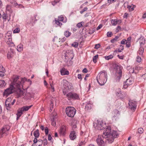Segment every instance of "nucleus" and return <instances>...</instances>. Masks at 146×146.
<instances>
[{"mask_svg": "<svg viewBox=\"0 0 146 146\" xmlns=\"http://www.w3.org/2000/svg\"><path fill=\"white\" fill-rule=\"evenodd\" d=\"M118 134L115 131H111L110 126H108L103 132L102 135H98L96 139L99 146H106V142L111 143L117 138Z\"/></svg>", "mask_w": 146, "mask_h": 146, "instance_id": "f257e3e1", "label": "nucleus"}, {"mask_svg": "<svg viewBox=\"0 0 146 146\" xmlns=\"http://www.w3.org/2000/svg\"><path fill=\"white\" fill-rule=\"evenodd\" d=\"M19 77L17 76L14 78L13 80V84L15 88V87L18 89L19 91L20 95L22 94L23 93V91L21 90V86H22V83H23L25 81L27 80V79L24 78H21V81L19 80H18Z\"/></svg>", "mask_w": 146, "mask_h": 146, "instance_id": "f03ea898", "label": "nucleus"}, {"mask_svg": "<svg viewBox=\"0 0 146 146\" xmlns=\"http://www.w3.org/2000/svg\"><path fill=\"white\" fill-rule=\"evenodd\" d=\"M107 79V74L105 71L101 72L96 77L97 82L101 86H102L106 83Z\"/></svg>", "mask_w": 146, "mask_h": 146, "instance_id": "7ed1b4c3", "label": "nucleus"}, {"mask_svg": "<svg viewBox=\"0 0 146 146\" xmlns=\"http://www.w3.org/2000/svg\"><path fill=\"white\" fill-rule=\"evenodd\" d=\"M122 67L121 66L117 64L114 66V70L117 76L116 79L119 81L122 76Z\"/></svg>", "mask_w": 146, "mask_h": 146, "instance_id": "20e7f679", "label": "nucleus"}, {"mask_svg": "<svg viewBox=\"0 0 146 146\" xmlns=\"http://www.w3.org/2000/svg\"><path fill=\"white\" fill-rule=\"evenodd\" d=\"M76 110L74 108L68 107L66 109V112L67 115L70 117H73L76 114Z\"/></svg>", "mask_w": 146, "mask_h": 146, "instance_id": "39448f33", "label": "nucleus"}, {"mask_svg": "<svg viewBox=\"0 0 146 146\" xmlns=\"http://www.w3.org/2000/svg\"><path fill=\"white\" fill-rule=\"evenodd\" d=\"M15 91V87L10 85L9 87L5 90L3 93V96L7 97L9 95L13 93Z\"/></svg>", "mask_w": 146, "mask_h": 146, "instance_id": "423d86ee", "label": "nucleus"}, {"mask_svg": "<svg viewBox=\"0 0 146 146\" xmlns=\"http://www.w3.org/2000/svg\"><path fill=\"white\" fill-rule=\"evenodd\" d=\"M94 126L96 129L100 130H103L104 127H106L105 124H104L102 121H100L98 120L94 123Z\"/></svg>", "mask_w": 146, "mask_h": 146, "instance_id": "0eeeda50", "label": "nucleus"}, {"mask_svg": "<svg viewBox=\"0 0 146 146\" xmlns=\"http://www.w3.org/2000/svg\"><path fill=\"white\" fill-rule=\"evenodd\" d=\"M67 98L69 100H79L80 98L78 95L75 93L70 92L66 94Z\"/></svg>", "mask_w": 146, "mask_h": 146, "instance_id": "6e6552de", "label": "nucleus"}, {"mask_svg": "<svg viewBox=\"0 0 146 146\" xmlns=\"http://www.w3.org/2000/svg\"><path fill=\"white\" fill-rule=\"evenodd\" d=\"M5 40H6V43L9 46L14 47L15 45L12 42V39L11 36V35L8 34H7L5 36Z\"/></svg>", "mask_w": 146, "mask_h": 146, "instance_id": "1a4fd4ad", "label": "nucleus"}, {"mask_svg": "<svg viewBox=\"0 0 146 146\" xmlns=\"http://www.w3.org/2000/svg\"><path fill=\"white\" fill-rule=\"evenodd\" d=\"M10 129L9 126H7L3 127L0 131V137L6 136L8 134V131Z\"/></svg>", "mask_w": 146, "mask_h": 146, "instance_id": "9d476101", "label": "nucleus"}, {"mask_svg": "<svg viewBox=\"0 0 146 146\" xmlns=\"http://www.w3.org/2000/svg\"><path fill=\"white\" fill-rule=\"evenodd\" d=\"M65 56L66 58V57L69 59L71 58L72 59L73 58L72 56L73 52L72 51L70 50H68L66 51L65 53Z\"/></svg>", "mask_w": 146, "mask_h": 146, "instance_id": "9b49d317", "label": "nucleus"}, {"mask_svg": "<svg viewBox=\"0 0 146 146\" xmlns=\"http://www.w3.org/2000/svg\"><path fill=\"white\" fill-rule=\"evenodd\" d=\"M66 81L67 86L65 88V89L63 90V93L64 95L66 94L68 92V91L66 90V89L68 88L69 90H71L72 87V84L71 83L68 82L67 81Z\"/></svg>", "mask_w": 146, "mask_h": 146, "instance_id": "f8f14e48", "label": "nucleus"}, {"mask_svg": "<svg viewBox=\"0 0 146 146\" xmlns=\"http://www.w3.org/2000/svg\"><path fill=\"white\" fill-rule=\"evenodd\" d=\"M120 112L118 110L116 109L114 110L112 113V119L116 120L119 116L120 115Z\"/></svg>", "mask_w": 146, "mask_h": 146, "instance_id": "ddd939ff", "label": "nucleus"}, {"mask_svg": "<svg viewBox=\"0 0 146 146\" xmlns=\"http://www.w3.org/2000/svg\"><path fill=\"white\" fill-rule=\"evenodd\" d=\"M129 108L134 111L136 109V103L135 102L129 101Z\"/></svg>", "mask_w": 146, "mask_h": 146, "instance_id": "4468645a", "label": "nucleus"}, {"mask_svg": "<svg viewBox=\"0 0 146 146\" xmlns=\"http://www.w3.org/2000/svg\"><path fill=\"white\" fill-rule=\"evenodd\" d=\"M66 127L65 126L63 125L61 126L59 131V133L61 135H64L65 133Z\"/></svg>", "mask_w": 146, "mask_h": 146, "instance_id": "2eb2a0df", "label": "nucleus"}, {"mask_svg": "<svg viewBox=\"0 0 146 146\" xmlns=\"http://www.w3.org/2000/svg\"><path fill=\"white\" fill-rule=\"evenodd\" d=\"M38 143H41L40 144H39L38 146H41L43 143L44 146L46 145L48 143L47 140L45 138L43 140L41 139H38Z\"/></svg>", "mask_w": 146, "mask_h": 146, "instance_id": "dca6fc26", "label": "nucleus"}, {"mask_svg": "<svg viewBox=\"0 0 146 146\" xmlns=\"http://www.w3.org/2000/svg\"><path fill=\"white\" fill-rule=\"evenodd\" d=\"M69 137L72 140H74L76 138V135L75 131H72L71 132L69 135Z\"/></svg>", "mask_w": 146, "mask_h": 146, "instance_id": "f3484780", "label": "nucleus"}, {"mask_svg": "<svg viewBox=\"0 0 146 146\" xmlns=\"http://www.w3.org/2000/svg\"><path fill=\"white\" fill-rule=\"evenodd\" d=\"M61 74L62 75H68L69 74V72L68 70H65V69L63 68L60 70Z\"/></svg>", "mask_w": 146, "mask_h": 146, "instance_id": "a211bd4d", "label": "nucleus"}, {"mask_svg": "<svg viewBox=\"0 0 146 146\" xmlns=\"http://www.w3.org/2000/svg\"><path fill=\"white\" fill-rule=\"evenodd\" d=\"M32 106V105L28 106H25L20 108L23 112L24 111H28Z\"/></svg>", "mask_w": 146, "mask_h": 146, "instance_id": "6ab92c4d", "label": "nucleus"}, {"mask_svg": "<svg viewBox=\"0 0 146 146\" xmlns=\"http://www.w3.org/2000/svg\"><path fill=\"white\" fill-rule=\"evenodd\" d=\"M141 45H144L145 42V40L143 37H141L138 39Z\"/></svg>", "mask_w": 146, "mask_h": 146, "instance_id": "aec40b11", "label": "nucleus"}, {"mask_svg": "<svg viewBox=\"0 0 146 146\" xmlns=\"http://www.w3.org/2000/svg\"><path fill=\"white\" fill-rule=\"evenodd\" d=\"M88 141V139L85 138L84 140H82L79 143V146H82L84 145Z\"/></svg>", "mask_w": 146, "mask_h": 146, "instance_id": "412c9836", "label": "nucleus"}, {"mask_svg": "<svg viewBox=\"0 0 146 146\" xmlns=\"http://www.w3.org/2000/svg\"><path fill=\"white\" fill-rule=\"evenodd\" d=\"M34 135L36 138H38L39 136L40 133L38 129H37L34 132Z\"/></svg>", "mask_w": 146, "mask_h": 146, "instance_id": "4be33fe9", "label": "nucleus"}, {"mask_svg": "<svg viewBox=\"0 0 146 146\" xmlns=\"http://www.w3.org/2000/svg\"><path fill=\"white\" fill-rule=\"evenodd\" d=\"M132 80H130L129 79H127L126 81L124 82V86L126 85L127 86H129L131 85L132 84Z\"/></svg>", "mask_w": 146, "mask_h": 146, "instance_id": "5701e85b", "label": "nucleus"}, {"mask_svg": "<svg viewBox=\"0 0 146 146\" xmlns=\"http://www.w3.org/2000/svg\"><path fill=\"white\" fill-rule=\"evenodd\" d=\"M116 94L117 96L120 99H122L123 97V96L120 90H119L118 92H117L116 93Z\"/></svg>", "mask_w": 146, "mask_h": 146, "instance_id": "b1692460", "label": "nucleus"}, {"mask_svg": "<svg viewBox=\"0 0 146 146\" xmlns=\"http://www.w3.org/2000/svg\"><path fill=\"white\" fill-rule=\"evenodd\" d=\"M23 45L22 44H20L18 45L17 48V51L19 52H21L23 50Z\"/></svg>", "mask_w": 146, "mask_h": 146, "instance_id": "393cba45", "label": "nucleus"}, {"mask_svg": "<svg viewBox=\"0 0 146 146\" xmlns=\"http://www.w3.org/2000/svg\"><path fill=\"white\" fill-rule=\"evenodd\" d=\"M5 104L6 106L7 107V109L8 110H9L10 108L11 107V102H5Z\"/></svg>", "mask_w": 146, "mask_h": 146, "instance_id": "a878e982", "label": "nucleus"}, {"mask_svg": "<svg viewBox=\"0 0 146 146\" xmlns=\"http://www.w3.org/2000/svg\"><path fill=\"white\" fill-rule=\"evenodd\" d=\"M6 84V83L3 80H0V88L4 87Z\"/></svg>", "mask_w": 146, "mask_h": 146, "instance_id": "bb28decb", "label": "nucleus"}, {"mask_svg": "<svg viewBox=\"0 0 146 146\" xmlns=\"http://www.w3.org/2000/svg\"><path fill=\"white\" fill-rule=\"evenodd\" d=\"M92 107V105L90 103H87L85 107V109L86 110H88L90 109Z\"/></svg>", "mask_w": 146, "mask_h": 146, "instance_id": "cd10ccee", "label": "nucleus"}, {"mask_svg": "<svg viewBox=\"0 0 146 146\" xmlns=\"http://www.w3.org/2000/svg\"><path fill=\"white\" fill-rule=\"evenodd\" d=\"M71 34V33L67 31H65L64 32V35L66 37H69Z\"/></svg>", "mask_w": 146, "mask_h": 146, "instance_id": "c85d7f7f", "label": "nucleus"}, {"mask_svg": "<svg viewBox=\"0 0 146 146\" xmlns=\"http://www.w3.org/2000/svg\"><path fill=\"white\" fill-rule=\"evenodd\" d=\"M23 114V112L19 108L17 110V113L16 115L17 116L20 117Z\"/></svg>", "mask_w": 146, "mask_h": 146, "instance_id": "c756f323", "label": "nucleus"}, {"mask_svg": "<svg viewBox=\"0 0 146 146\" xmlns=\"http://www.w3.org/2000/svg\"><path fill=\"white\" fill-rule=\"evenodd\" d=\"M144 50V49L143 48H141L139 49L138 52L139 55H142L143 54Z\"/></svg>", "mask_w": 146, "mask_h": 146, "instance_id": "7c9ffc66", "label": "nucleus"}, {"mask_svg": "<svg viewBox=\"0 0 146 146\" xmlns=\"http://www.w3.org/2000/svg\"><path fill=\"white\" fill-rule=\"evenodd\" d=\"M117 21L116 19H112L111 21V22L113 25H116L117 23Z\"/></svg>", "mask_w": 146, "mask_h": 146, "instance_id": "2f4dec72", "label": "nucleus"}, {"mask_svg": "<svg viewBox=\"0 0 146 146\" xmlns=\"http://www.w3.org/2000/svg\"><path fill=\"white\" fill-rule=\"evenodd\" d=\"M55 23L58 25L60 26L62 24V23L60 22V21H59L58 20L56 19H55Z\"/></svg>", "mask_w": 146, "mask_h": 146, "instance_id": "473e14b6", "label": "nucleus"}, {"mask_svg": "<svg viewBox=\"0 0 146 146\" xmlns=\"http://www.w3.org/2000/svg\"><path fill=\"white\" fill-rule=\"evenodd\" d=\"M5 68L3 67L2 65H0V72L5 73Z\"/></svg>", "mask_w": 146, "mask_h": 146, "instance_id": "72a5a7b5", "label": "nucleus"}, {"mask_svg": "<svg viewBox=\"0 0 146 146\" xmlns=\"http://www.w3.org/2000/svg\"><path fill=\"white\" fill-rule=\"evenodd\" d=\"M13 53L10 52H8L7 53V58L8 59L11 58L13 56Z\"/></svg>", "mask_w": 146, "mask_h": 146, "instance_id": "f704fd0d", "label": "nucleus"}, {"mask_svg": "<svg viewBox=\"0 0 146 146\" xmlns=\"http://www.w3.org/2000/svg\"><path fill=\"white\" fill-rule=\"evenodd\" d=\"M84 24V22H81L78 23L76 25V26L79 28H80L82 27V25Z\"/></svg>", "mask_w": 146, "mask_h": 146, "instance_id": "c9c22d12", "label": "nucleus"}, {"mask_svg": "<svg viewBox=\"0 0 146 146\" xmlns=\"http://www.w3.org/2000/svg\"><path fill=\"white\" fill-rule=\"evenodd\" d=\"M119 36H115L114 38L111 39L110 41L111 43H113L114 42L117 41V39L119 38Z\"/></svg>", "mask_w": 146, "mask_h": 146, "instance_id": "e433bc0d", "label": "nucleus"}, {"mask_svg": "<svg viewBox=\"0 0 146 146\" xmlns=\"http://www.w3.org/2000/svg\"><path fill=\"white\" fill-rule=\"evenodd\" d=\"M98 54H96L94 56L93 58V61L95 63H96L97 62L96 60L98 58Z\"/></svg>", "mask_w": 146, "mask_h": 146, "instance_id": "4c0bfd02", "label": "nucleus"}, {"mask_svg": "<svg viewBox=\"0 0 146 146\" xmlns=\"http://www.w3.org/2000/svg\"><path fill=\"white\" fill-rule=\"evenodd\" d=\"M6 9L7 10L9 11V12H12L11 7L9 5H7Z\"/></svg>", "mask_w": 146, "mask_h": 146, "instance_id": "58836bf2", "label": "nucleus"}, {"mask_svg": "<svg viewBox=\"0 0 146 146\" xmlns=\"http://www.w3.org/2000/svg\"><path fill=\"white\" fill-rule=\"evenodd\" d=\"M78 45V43L76 42H74L72 44V46L75 48H77Z\"/></svg>", "mask_w": 146, "mask_h": 146, "instance_id": "ea45409f", "label": "nucleus"}, {"mask_svg": "<svg viewBox=\"0 0 146 146\" xmlns=\"http://www.w3.org/2000/svg\"><path fill=\"white\" fill-rule=\"evenodd\" d=\"M113 56L111 55H110L108 56H105V58L106 60H109L113 58Z\"/></svg>", "mask_w": 146, "mask_h": 146, "instance_id": "a19ab883", "label": "nucleus"}, {"mask_svg": "<svg viewBox=\"0 0 146 146\" xmlns=\"http://www.w3.org/2000/svg\"><path fill=\"white\" fill-rule=\"evenodd\" d=\"M134 7L132 6H128L127 8L129 11H132L134 10Z\"/></svg>", "mask_w": 146, "mask_h": 146, "instance_id": "79ce46f5", "label": "nucleus"}, {"mask_svg": "<svg viewBox=\"0 0 146 146\" xmlns=\"http://www.w3.org/2000/svg\"><path fill=\"white\" fill-rule=\"evenodd\" d=\"M113 35L112 33L111 32H108L107 34V36L108 37H111Z\"/></svg>", "mask_w": 146, "mask_h": 146, "instance_id": "37998d69", "label": "nucleus"}, {"mask_svg": "<svg viewBox=\"0 0 146 146\" xmlns=\"http://www.w3.org/2000/svg\"><path fill=\"white\" fill-rule=\"evenodd\" d=\"M20 31V29L19 28H17L13 31V33H19Z\"/></svg>", "mask_w": 146, "mask_h": 146, "instance_id": "c03bdc74", "label": "nucleus"}, {"mask_svg": "<svg viewBox=\"0 0 146 146\" xmlns=\"http://www.w3.org/2000/svg\"><path fill=\"white\" fill-rule=\"evenodd\" d=\"M44 131L46 135H48V128L46 127L44 128Z\"/></svg>", "mask_w": 146, "mask_h": 146, "instance_id": "a18cd8bd", "label": "nucleus"}, {"mask_svg": "<svg viewBox=\"0 0 146 146\" xmlns=\"http://www.w3.org/2000/svg\"><path fill=\"white\" fill-rule=\"evenodd\" d=\"M37 138L35 137V138L33 140L34 143L31 146H33L35 145V144L37 142H38V140H37Z\"/></svg>", "mask_w": 146, "mask_h": 146, "instance_id": "49530a36", "label": "nucleus"}, {"mask_svg": "<svg viewBox=\"0 0 146 146\" xmlns=\"http://www.w3.org/2000/svg\"><path fill=\"white\" fill-rule=\"evenodd\" d=\"M52 121V124L53 126H55L56 125V122L55 120H54V117H53V119L51 120Z\"/></svg>", "mask_w": 146, "mask_h": 146, "instance_id": "de8ad7c7", "label": "nucleus"}, {"mask_svg": "<svg viewBox=\"0 0 146 146\" xmlns=\"http://www.w3.org/2000/svg\"><path fill=\"white\" fill-rule=\"evenodd\" d=\"M64 19V18L62 16H59L58 17V19H57V20H59V21H63Z\"/></svg>", "mask_w": 146, "mask_h": 146, "instance_id": "09e8293b", "label": "nucleus"}, {"mask_svg": "<svg viewBox=\"0 0 146 146\" xmlns=\"http://www.w3.org/2000/svg\"><path fill=\"white\" fill-rule=\"evenodd\" d=\"M88 9V8L86 7H85L84 8L82 11H80V13L81 14L83 13L84 11H87Z\"/></svg>", "mask_w": 146, "mask_h": 146, "instance_id": "8fccbe9b", "label": "nucleus"}, {"mask_svg": "<svg viewBox=\"0 0 146 146\" xmlns=\"http://www.w3.org/2000/svg\"><path fill=\"white\" fill-rule=\"evenodd\" d=\"M138 131L139 133H143V129L142 128H139L138 129Z\"/></svg>", "mask_w": 146, "mask_h": 146, "instance_id": "3c124183", "label": "nucleus"}, {"mask_svg": "<svg viewBox=\"0 0 146 146\" xmlns=\"http://www.w3.org/2000/svg\"><path fill=\"white\" fill-rule=\"evenodd\" d=\"M48 139L49 141H51V142H53V141H52V137H51V135L50 134H48Z\"/></svg>", "mask_w": 146, "mask_h": 146, "instance_id": "603ef678", "label": "nucleus"}, {"mask_svg": "<svg viewBox=\"0 0 146 146\" xmlns=\"http://www.w3.org/2000/svg\"><path fill=\"white\" fill-rule=\"evenodd\" d=\"M66 38L65 37H64L61 39H60V40L59 41V42H63L66 40Z\"/></svg>", "mask_w": 146, "mask_h": 146, "instance_id": "864d4df0", "label": "nucleus"}, {"mask_svg": "<svg viewBox=\"0 0 146 146\" xmlns=\"http://www.w3.org/2000/svg\"><path fill=\"white\" fill-rule=\"evenodd\" d=\"M100 45L99 44H96L95 45L94 48L96 49H98L100 47Z\"/></svg>", "mask_w": 146, "mask_h": 146, "instance_id": "5fc2aeb1", "label": "nucleus"}, {"mask_svg": "<svg viewBox=\"0 0 146 146\" xmlns=\"http://www.w3.org/2000/svg\"><path fill=\"white\" fill-rule=\"evenodd\" d=\"M141 60V58L139 56H138L137 57V61L138 62H140Z\"/></svg>", "mask_w": 146, "mask_h": 146, "instance_id": "6e6d98bb", "label": "nucleus"}, {"mask_svg": "<svg viewBox=\"0 0 146 146\" xmlns=\"http://www.w3.org/2000/svg\"><path fill=\"white\" fill-rule=\"evenodd\" d=\"M11 98L10 97H9L7 98V99H6V100L5 102H11Z\"/></svg>", "mask_w": 146, "mask_h": 146, "instance_id": "4d7b16f0", "label": "nucleus"}, {"mask_svg": "<svg viewBox=\"0 0 146 146\" xmlns=\"http://www.w3.org/2000/svg\"><path fill=\"white\" fill-rule=\"evenodd\" d=\"M116 0H108V3H111L116 1Z\"/></svg>", "mask_w": 146, "mask_h": 146, "instance_id": "13d9d810", "label": "nucleus"}, {"mask_svg": "<svg viewBox=\"0 0 146 146\" xmlns=\"http://www.w3.org/2000/svg\"><path fill=\"white\" fill-rule=\"evenodd\" d=\"M3 19H6L7 18V16L6 14H4L3 15Z\"/></svg>", "mask_w": 146, "mask_h": 146, "instance_id": "bf43d9fd", "label": "nucleus"}, {"mask_svg": "<svg viewBox=\"0 0 146 146\" xmlns=\"http://www.w3.org/2000/svg\"><path fill=\"white\" fill-rule=\"evenodd\" d=\"M88 71V70L86 68H84L82 71V72L84 73H87Z\"/></svg>", "mask_w": 146, "mask_h": 146, "instance_id": "052dcab7", "label": "nucleus"}, {"mask_svg": "<svg viewBox=\"0 0 146 146\" xmlns=\"http://www.w3.org/2000/svg\"><path fill=\"white\" fill-rule=\"evenodd\" d=\"M127 40L125 39H123L121 41V43L122 44H125V42Z\"/></svg>", "mask_w": 146, "mask_h": 146, "instance_id": "680f3d73", "label": "nucleus"}, {"mask_svg": "<svg viewBox=\"0 0 146 146\" xmlns=\"http://www.w3.org/2000/svg\"><path fill=\"white\" fill-rule=\"evenodd\" d=\"M128 15V14L126 13H125L124 15L123 16V18L127 19V18Z\"/></svg>", "mask_w": 146, "mask_h": 146, "instance_id": "e2e57ef3", "label": "nucleus"}, {"mask_svg": "<svg viewBox=\"0 0 146 146\" xmlns=\"http://www.w3.org/2000/svg\"><path fill=\"white\" fill-rule=\"evenodd\" d=\"M125 44L126 46L128 48L129 47L131 46V44L130 42L128 43L127 42L125 43Z\"/></svg>", "mask_w": 146, "mask_h": 146, "instance_id": "0e129e2a", "label": "nucleus"}, {"mask_svg": "<svg viewBox=\"0 0 146 146\" xmlns=\"http://www.w3.org/2000/svg\"><path fill=\"white\" fill-rule=\"evenodd\" d=\"M102 27V25H100L96 29L97 30H98L99 29H100V28H101Z\"/></svg>", "mask_w": 146, "mask_h": 146, "instance_id": "69168bd1", "label": "nucleus"}, {"mask_svg": "<svg viewBox=\"0 0 146 146\" xmlns=\"http://www.w3.org/2000/svg\"><path fill=\"white\" fill-rule=\"evenodd\" d=\"M78 78L79 79H82L81 75V74H78Z\"/></svg>", "mask_w": 146, "mask_h": 146, "instance_id": "338daca9", "label": "nucleus"}, {"mask_svg": "<svg viewBox=\"0 0 146 146\" xmlns=\"http://www.w3.org/2000/svg\"><path fill=\"white\" fill-rule=\"evenodd\" d=\"M119 48H120V49L121 50V51L122 50H123V49H124V46H123L122 45H120V46H119Z\"/></svg>", "mask_w": 146, "mask_h": 146, "instance_id": "774afa93", "label": "nucleus"}]
</instances>
